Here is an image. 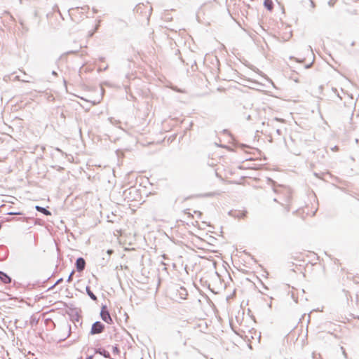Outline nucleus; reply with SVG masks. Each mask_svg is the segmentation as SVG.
Segmentation results:
<instances>
[{"label": "nucleus", "instance_id": "obj_2", "mask_svg": "<svg viewBox=\"0 0 359 359\" xmlns=\"http://www.w3.org/2000/svg\"><path fill=\"white\" fill-rule=\"evenodd\" d=\"M318 259L317 254L312 251H304L298 252L294 257V260L297 262L299 264L302 262L306 264H313Z\"/></svg>", "mask_w": 359, "mask_h": 359}, {"label": "nucleus", "instance_id": "obj_10", "mask_svg": "<svg viewBox=\"0 0 359 359\" xmlns=\"http://www.w3.org/2000/svg\"><path fill=\"white\" fill-rule=\"evenodd\" d=\"M178 292L180 295V298L182 299H187V297L188 296V293H187V290L184 288V287H181L179 290H178Z\"/></svg>", "mask_w": 359, "mask_h": 359}, {"label": "nucleus", "instance_id": "obj_21", "mask_svg": "<svg viewBox=\"0 0 359 359\" xmlns=\"http://www.w3.org/2000/svg\"><path fill=\"white\" fill-rule=\"evenodd\" d=\"M61 280H62V279L59 280L57 282V283H60V281H61Z\"/></svg>", "mask_w": 359, "mask_h": 359}, {"label": "nucleus", "instance_id": "obj_3", "mask_svg": "<svg viewBox=\"0 0 359 359\" xmlns=\"http://www.w3.org/2000/svg\"><path fill=\"white\" fill-rule=\"evenodd\" d=\"M135 11L137 14L144 16L149 20L151 15L152 8L149 4H140L136 6Z\"/></svg>", "mask_w": 359, "mask_h": 359}, {"label": "nucleus", "instance_id": "obj_11", "mask_svg": "<svg viewBox=\"0 0 359 359\" xmlns=\"http://www.w3.org/2000/svg\"><path fill=\"white\" fill-rule=\"evenodd\" d=\"M308 208H309L307 206H306L304 208L299 209L297 212V214L302 215V217L304 218V217L303 215L304 213H306V215H309V212L306 211Z\"/></svg>", "mask_w": 359, "mask_h": 359}, {"label": "nucleus", "instance_id": "obj_20", "mask_svg": "<svg viewBox=\"0 0 359 359\" xmlns=\"http://www.w3.org/2000/svg\"><path fill=\"white\" fill-rule=\"evenodd\" d=\"M334 150H338V148L336 147V148H334Z\"/></svg>", "mask_w": 359, "mask_h": 359}, {"label": "nucleus", "instance_id": "obj_7", "mask_svg": "<svg viewBox=\"0 0 359 359\" xmlns=\"http://www.w3.org/2000/svg\"><path fill=\"white\" fill-rule=\"evenodd\" d=\"M104 330V325L100 322L95 323L91 328V334H99L101 333Z\"/></svg>", "mask_w": 359, "mask_h": 359}, {"label": "nucleus", "instance_id": "obj_15", "mask_svg": "<svg viewBox=\"0 0 359 359\" xmlns=\"http://www.w3.org/2000/svg\"><path fill=\"white\" fill-rule=\"evenodd\" d=\"M74 272H72L70 276H69V278H68V281L70 282L72 280V275H73Z\"/></svg>", "mask_w": 359, "mask_h": 359}, {"label": "nucleus", "instance_id": "obj_1", "mask_svg": "<svg viewBox=\"0 0 359 359\" xmlns=\"http://www.w3.org/2000/svg\"><path fill=\"white\" fill-rule=\"evenodd\" d=\"M219 177L231 184H239L243 178L240 171L231 166H226L219 172Z\"/></svg>", "mask_w": 359, "mask_h": 359}, {"label": "nucleus", "instance_id": "obj_4", "mask_svg": "<svg viewBox=\"0 0 359 359\" xmlns=\"http://www.w3.org/2000/svg\"><path fill=\"white\" fill-rule=\"evenodd\" d=\"M305 55H306V57H304V58H302V59L296 58V57H292L291 59H292L298 62L304 63V64H305L306 68H309L312 64V62L311 61V60H312V57H313L312 50L310 49H307L305 51Z\"/></svg>", "mask_w": 359, "mask_h": 359}, {"label": "nucleus", "instance_id": "obj_13", "mask_svg": "<svg viewBox=\"0 0 359 359\" xmlns=\"http://www.w3.org/2000/svg\"><path fill=\"white\" fill-rule=\"evenodd\" d=\"M88 294L90 295V297L93 299H94V300H95V299H96V297H95V296L94 295V294H93V292H91L90 291H88Z\"/></svg>", "mask_w": 359, "mask_h": 359}, {"label": "nucleus", "instance_id": "obj_8", "mask_svg": "<svg viewBox=\"0 0 359 359\" xmlns=\"http://www.w3.org/2000/svg\"><path fill=\"white\" fill-rule=\"evenodd\" d=\"M85 266H86V262L83 258L80 257V258L77 259L76 262V269L79 271H82L84 269Z\"/></svg>", "mask_w": 359, "mask_h": 359}, {"label": "nucleus", "instance_id": "obj_12", "mask_svg": "<svg viewBox=\"0 0 359 359\" xmlns=\"http://www.w3.org/2000/svg\"><path fill=\"white\" fill-rule=\"evenodd\" d=\"M36 208L37 210H39V212L46 215H50V212L48 210H47L46 209L43 208L36 206Z\"/></svg>", "mask_w": 359, "mask_h": 359}, {"label": "nucleus", "instance_id": "obj_18", "mask_svg": "<svg viewBox=\"0 0 359 359\" xmlns=\"http://www.w3.org/2000/svg\"><path fill=\"white\" fill-rule=\"evenodd\" d=\"M311 216L314 215V212L312 211L311 213Z\"/></svg>", "mask_w": 359, "mask_h": 359}, {"label": "nucleus", "instance_id": "obj_19", "mask_svg": "<svg viewBox=\"0 0 359 359\" xmlns=\"http://www.w3.org/2000/svg\"><path fill=\"white\" fill-rule=\"evenodd\" d=\"M334 150H338V148L336 147V148H334Z\"/></svg>", "mask_w": 359, "mask_h": 359}, {"label": "nucleus", "instance_id": "obj_17", "mask_svg": "<svg viewBox=\"0 0 359 359\" xmlns=\"http://www.w3.org/2000/svg\"><path fill=\"white\" fill-rule=\"evenodd\" d=\"M11 215H19V213H13V212H11Z\"/></svg>", "mask_w": 359, "mask_h": 359}, {"label": "nucleus", "instance_id": "obj_16", "mask_svg": "<svg viewBox=\"0 0 359 359\" xmlns=\"http://www.w3.org/2000/svg\"><path fill=\"white\" fill-rule=\"evenodd\" d=\"M86 359H93V355L88 356Z\"/></svg>", "mask_w": 359, "mask_h": 359}, {"label": "nucleus", "instance_id": "obj_5", "mask_svg": "<svg viewBox=\"0 0 359 359\" xmlns=\"http://www.w3.org/2000/svg\"><path fill=\"white\" fill-rule=\"evenodd\" d=\"M243 149L245 153L252 156L249 158H247L246 160L251 161L260 158L261 152L258 149L250 147H244Z\"/></svg>", "mask_w": 359, "mask_h": 359}, {"label": "nucleus", "instance_id": "obj_14", "mask_svg": "<svg viewBox=\"0 0 359 359\" xmlns=\"http://www.w3.org/2000/svg\"><path fill=\"white\" fill-rule=\"evenodd\" d=\"M107 252V254L109 255H111L113 253V250H108Z\"/></svg>", "mask_w": 359, "mask_h": 359}, {"label": "nucleus", "instance_id": "obj_9", "mask_svg": "<svg viewBox=\"0 0 359 359\" xmlns=\"http://www.w3.org/2000/svg\"><path fill=\"white\" fill-rule=\"evenodd\" d=\"M0 279L4 283H11V278L6 273L2 271H0Z\"/></svg>", "mask_w": 359, "mask_h": 359}, {"label": "nucleus", "instance_id": "obj_6", "mask_svg": "<svg viewBox=\"0 0 359 359\" xmlns=\"http://www.w3.org/2000/svg\"><path fill=\"white\" fill-rule=\"evenodd\" d=\"M101 318L106 323L110 324L112 323V319L106 306H103L101 310Z\"/></svg>", "mask_w": 359, "mask_h": 359}]
</instances>
